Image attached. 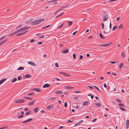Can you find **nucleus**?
I'll use <instances>...</instances> for the list:
<instances>
[{
  "label": "nucleus",
  "mask_w": 129,
  "mask_h": 129,
  "mask_svg": "<svg viewBox=\"0 0 129 129\" xmlns=\"http://www.w3.org/2000/svg\"><path fill=\"white\" fill-rule=\"evenodd\" d=\"M45 19H39L36 20H34L31 23V25H35L39 24L42 21H44Z\"/></svg>",
  "instance_id": "obj_1"
},
{
  "label": "nucleus",
  "mask_w": 129,
  "mask_h": 129,
  "mask_svg": "<svg viewBox=\"0 0 129 129\" xmlns=\"http://www.w3.org/2000/svg\"><path fill=\"white\" fill-rule=\"evenodd\" d=\"M102 14V16L103 17V20L104 21H107L108 18L107 14L105 11H103Z\"/></svg>",
  "instance_id": "obj_2"
},
{
  "label": "nucleus",
  "mask_w": 129,
  "mask_h": 129,
  "mask_svg": "<svg viewBox=\"0 0 129 129\" xmlns=\"http://www.w3.org/2000/svg\"><path fill=\"white\" fill-rule=\"evenodd\" d=\"M25 102L23 99L19 100V99L16 100L15 101V103H21L24 102Z\"/></svg>",
  "instance_id": "obj_3"
},
{
  "label": "nucleus",
  "mask_w": 129,
  "mask_h": 129,
  "mask_svg": "<svg viewBox=\"0 0 129 129\" xmlns=\"http://www.w3.org/2000/svg\"><path fill=\"white\" fill-rule=\"evenodd\" d=\"M111 43L112 42H111L108 44H99V45L100 46L106 47L109 46L111 44Z\"/></svg>",
  "instance_id": "obj_4"
},
{
  "label": "nucleus",
  "mask_w": 129,
  "mask_h": 129,
  "mask_svg": "<svg viewBox=\"0 0 129 129\" xmlns=\"http://www.w3.org/2000/svg\"><path fill=\"white\" fill-rule=\"evenodd\" d=\"M90 104V103L88 101H85L83 102V105L84 106H88L89 104Z\"/></svg>",
  "instance_id": "obj_5"
},
{
  "label": "nucleus",
  "mask_w": 129,
  "mask_h": 129,
  "mask_svg": "<svg viewBox=\"0 0 129 129\" xmlns=\"http://www.w3.org/2000/svg\"><path fill=\"white\" fill-rule=\"evenodd\" d=\"M110 29L106 28V31H104L103 33L104 34H107L110 32Z\"/></svg>",
  "instance_id": "obj_6"
},
{
  "label": "nucleus",
  "mask_w": 129,
  "mask_h": 129,
  "mask_svg": "<svg viewBox=\"0 0 129 129\" xmlns=\"http://www.w3.org/2000/svg\"><path fill=\"white\" fill-rule=\"evenodd\" d=\"M50 84L47 83L44 84L43 86V88H48L50 87Z\"/></svg>",
  "instance_id": "obj_7"
},
{
  "label": "nucleus",
  "mask_w": 129,
  "mask_h": 129,
  "mask_svg": "<svg viewBox=\"0 0 129 129\" xmlns=\"http://www.w3.org/2000/svg\"><path fill=\"white\" fill-rule=\"evenodd\" d=\"M32 120V118H30L27 120H26L24 121H23V122L22 123H27V122H29V121Z\"/></svg>",
  "instance_id": "obj_8"
},
{
  "label": "nucleus",
  "mask_w": 129,
  "mask_h": 129,
  "mask_svg": "<svg viewBox=\"0 0 129 129\" xmlns=\"http://www.w3.org/2000/svg\"><path fill=\"white\" fill-rule=\"evenodd\" d=\"M125 125L126 129L128 128V126H129V120H126Z\"/></svg>",
  "instance_id": "obj_9"
},
{
  "label": "nucleus",
  "mask_w": 129,
  "mask_h": 129,
  "mask_svg": "<svg viewBox=\"0 0 129 129\" xmlns=\"http://www.w3.org/2000/svg\"><path fill=\"white\" fill-rule=\"evenodd\" d=\"M35 101V100L31 101V102L29 103L28 104V106H31V105H34V102Z\"/></svg>",
  "instance_id": "obj_10"
},
{
  "label": "nucleus",
  "mask_w": 129,
  "mask_h": 129,
  "mask_svg": "<svg viewBox=\"0 0 129 129\" xmlns=\"http://www.w3.org/2000/svg\"><path fill=\"white\" fill-rule=\"evenodd\" d=\"M28 63L29 64H30L33 66H35L36 65L35 63L31 61H28Z\"/></svg>",
  "instance_id": "obj_11"
},
{
  "label": "nucleus",
  "mask_w": 129,
  "mask_h": 129,
  "mask_svg": "<svg viewBox=\"0 0 129 129\" xmlns=\"http://www.w3.org/2000/svg\"><path fill=\"white\" fill-rule=\"evenodd\" d=\"M31 76L29 74H27L25 75L24 76V78H28L30 77Z\"/></svg>",
  "instance_id": "obj_12"
},
{
  "label": "nucleus",
  "mask_w": 129,
  "mask_h": 129,
  "mask_svg": "<svg viewBox=\"0 0 129 129\" xmlns=\"http://www.w3.org/2000/svg\"><path fill=\"white\" fill-rule=\"evenodd\" d=\"M33 90H34L35 91H36L40 92L41 91V90L39 88H35L33 89Z\"/></svg>",
  "instance_id": "obj_13"
},
{
  "label": "nucleus",
  "mask_w": 129,
  "mask_h": 129,
  "mask_svg": "<svg viewBox=\"0 0 129 129\" xmlns=\"http://www.w3.org/2000/svg\"><path fill=\"white\" fill-rule=\"evenodd\" d=\"M7 80V78H3L0 81V85L2 84L4 81Z\"/></svg>",
  "instance_id": "obj_14"
},
{
  "label": "nucleus",
  "mask_w": 129,
  "mask_h": 129,
  "mask_svg": "<svg viewBox=\"0 0 129 129\" xmlns=\"http://www.w3.org/2000/svg\"><path fill=\"white\" fill-rule=\"evenodd\" d=\"M55 93L56 94H61L62 93V91L60 90L57 91L56 90L55 92Z\"/></svg>",
  "instance_id": "obj_15"
},
{
  "label": "nucleus",
  "mask_w": 129,
  "mask_h": 129,
  "mask_svg": "<svg viewBox=\"0 0 129 129\" xmlns=\"http://www.w3.org/2000/svg\"><path fill=\"white\" fill-rule=\"evenodd\" d=\"M8 40V39H7L6 40H4L2 42H0V46L2 45V44H3L5 43Z\"/></svg>",
  "instance_id": "obj_16"
},
{
  "label": "nucleus",
  "mask_w": 129,
  "mask_h": 129,
  "mask_svg": "<svg viewBox=\"0 0 129 129\" xmlns=\"http://www.w3.org/2000/svg\"><path fill=\"white\" fill-rule=\"evenodd\" d=\"M65 88L67 89H70L74 88V87L69 86H66Z\"/></svg>",
  "instance_id": "obj_17"
},
{
  "label": "nucleus",
  "mask_w": 129,
  "mask_h": 129,
  "mask_svg": "<svg viewBox=\"0 0 129 129\" xmlns=\"http://www.w3.org/2000/svg\"><path fill=\"white\" fill-rule=\"evenodd\" d=\"M29 28V27H26V26H25L24 27H23L21 28L22 30H26L27 29Z\"/></svg>",
  "instance_id": "obj_18"
},
{
  "label": "nucleus",
  "mask_w": 129,
  "mask_h": 129,
  "mask_svg": "<svg viewBox=\"0 0 129 129\" xmlns=\"http://www.w3.org/2000/svg\"><path fill=\"white\" fill-rule=\"evenodd\" d=\"M93 86L94 87L95 89H97L98 90L99 92H101V91L100 90V89H99V88L97 87H96V86L93 85Z\"/></svg>",
  "instance_id": "obj_19"
},
{
  "label": "nucleus",
  "mask_w": 129,
  "mask_h": 129,
  "mask_svg": "<svg viewBox=\"0 0 129 129\" xmlns=\"http://www.w3.org/2000/svg\"><path fill=\"white\" fill-rule=\"evenodd\" d=\"M123 65V63H121L118 66L119 68V69L121 68Z\"/></svg>",
  "instance_id": "obj_20"
},
{
  "label": "nucleus",
  "mask_w": 129,
  "mask_h": 129,
  "mask_svg": "<svg viewBox=\"0 0 129 129\" xmlns=\"http://www.w3.org/2000/svg\"><path fill=\"white\" fill-rule=\"evenodd\" d=\"M99 35L100 37L102 39H105V38L102 35V34L101 33H100Z\"/></svg>",
  "instance_id": "obj_21"
},
{
  "label": "nucleus",
  "mask_w": 129,
  "mask_h": 129,
  "mask_svg": "<svg viewBox=\"0 0 129 129\" xmlns=\"http://www.w3.org/2000/svg\"><path fill=\"white\" fill-rule=\"evenodd\" d=\"M73 22L71 21H69L68 22V26H70L73 24Z\"/></svg>",
  "instance_id": "obj_22"
},
{
  "label": "nucleus",
  "mask_w": 129,
  "mask_h": 129,
  "mask_svg": "<svg viewBox=\"0 0 129 129\" xmlns=\"http://www.w3.org/2000/svg\"><path fill=\"white\" fill-rule=\"evenodd\" d=\"M69 50L68 49L64 50L62 51V53H67L69 52Z\"/></svg>",
  "instance_id": "obj_23"
},
{
  "label": "nucleus",
  "mask_w": 129,
  "mask_h": 129,
  "mask_svg": "<svg viewBox=\"0 0 129 129\" xmlns=\"http://www.w3.org/2000/svg\"><path fill=\"white\" fill-rule=\"evenodd\" d=\"M121 56L123 57H124L125 56V54L124 52L123 51L121 52Z\"/></svg>",
  "instance_id": "obj_24"
},
{
  "label": "nucleus",
  "mask_w": 129,
  "mask_h": 129,
  "mask_svg": "<svg viewBox=\"0 0 129 129\" xmlns=\"http://www.w3.org/2000/svg\"><path fill=\"white\" fill-rule=\"evenodd\" d=\"M38 109V107H37L36 108L34 109V110L35 113H36L37 112Z\"/></svg>",
  "instance_id": "obj_25"
},
{
  "label": "nucleus",
  "mask_w": 129,
  "mask_h": 129,
  "mask_svg": "<svg viewBox=\"0 0 129 129\" xmlns=\"http://www.w3.org/2000/svg\"><path fill=\"white\" fill-rule=\"evenodd\" d=\"M24 68L23 67H19L17 69V70H22L24 69Z\"/></svg>",
  "instance_id": "obj_26"
},
{
  "label": "nucleus",
  "mask_w": 129,
  "mask_h": 129,
  "mask_svg": "<svg viewBox=\"0 0 129 129\" xmlns=\"http://www.w3.org/2000/svg\"><path fill=\"white\" fill-rule=\"evenodd\" d=\"M17 79L16 78H14L12 80V83H13V82H14L15 81H17Z\"/></svg>",
  "instance_id": "obj_27"
},
{
  "label": "nucleus",
  "mask_w": 129,
  "mask_h": 129,
  "mask_svg": "<svg viewBox=\"0 0 129 129\" xmlns=\"http://www.w3.org/2000/svg\"><path fill=\"white\" fill-rule=\"evenodd\" d=\"M94 104L95 105H96V106L99 107L100 106H101V104L99 102L98 103H95Z\"/></svg>",
  "instance_id": "obj_28"
},
{
  "label": "nucleus",
  "mask_w": 129,
  "mask_h": 129,
  "mask_svg": "<svg viewBox=\"0 0 129 129\" xmlns=\"http://www.w3.org/2000/svg\"><path fill=\"white\" fill-rule=\"evenodd\" d=\"M118 105L120 107H125V106L124 105L122 104H118Z\"/></svg>",
  "instance_id": "obj_29"
},
{
  "label": "nucleus",
  "mask_w": 129,
  "mask_h": 129,
  "mask_svg": "<svg viewBox=\"0 0 129 129\" xmlns=\"http://www.w3.org/2000/svg\"><path fill=\"white\" fill-rule=\"evenodd\" d=\"M24 98H25L29 99L30 100H32V98H30L29 97H27V96H24Z\"/></svg>",
  "instance_id": "obj_30"
},
{
  "label": "nucleus",
  "mask_w": 129,
  "mask_h": 129,
  "mask_svg": "<svg viewBox=\"0 0 129 129\" xmlns=\"http://www.w3.org/2000/svg\"><path fill=\"white\" fill-rule=\"evenodd\" d=\"M64 76L66 77H69L70 76V75L69 74H67L66 73H65V74Z\"/></svg>",
  "instance_id": "obj_31"
},
{
  "label": "nucleus",
  "mask_w": 129,
  "mask_h": 129,
  "mask_svg": "<svg viewBox=\"0 0 129 129\" xmlns=\"http://www.w3.org/2000/svg\"><path fill=\"white\" fill-rule=\"evenodd\" d=\"M31 112V111H29L26 112V113H25V114L26 115H29V114Z\"/></svg>",
  "instance_id": "obj_32"
},
{
  "label": "nucleus",
  "mask_w": 129,
  "mask_h": 129,
  "mask_svg": "<svg viewBox=\"0 0 129 129\" xmlns=\"http://www.w3.org/2000/svg\"><path fill=\"white\" fill-rule=\"evenodd\" d=\"M51 25H48L44 27H43L42 28V29H44L45 28H47L48 27H49L50 26H51Z\"/></svg>",
  "instance_id": "obj_33"
},
{
  "label": "nucleus",
  "mask_w": 129,
  "mask_h": 129,
  "mask_svg": "<svg viewBox=\"0 0 129 129\" xmlns=\"http://www.w3.org/2000/svg\"><path fill=\"white\" fill-rule=\"evenodd\" d=\"M69 5L67 4L65 6H63L62 7L63 9L65 8L68 7Z\"/></svg>",
  "instance_id": "obj_34"
},
{
  "label": "nucleus",
  "mask_w": 129,
  "mask_h": 129,
  "mask_svg": "<svg viewBox=\"0 0 129 129\" xmlns=\"http://www.w3.org/2000/svg\"><path fill=\"white\" fill-rule=\"evenodd\" d=\"M123 25L122 24H120L118 27V28L119 29H121L122 28Z\"/></svg>",
  "instance_id": "obj_35"
},
{
  "label": "nucleus",
  "mask_w": 129,
  "mask_h": 129,
  "mask_svg": "<svg viewBox=\"0 0 129 129\" xmlns=\"http://www.w3.org/2000/svg\"><path fill=\"white\" fill-rule=\"evenodd\" d=\"M116 101H117V102H119L121 103L122 102L119 99H116Z\"/></svg>",
  "instance_id": "obj_36"
},
{
  "label": "nucleus",
  "mask_w": 129,
  "mask_h": 129,
  "mask_svg": "<svg viewBox=\"0 0 129 129\" xmlns=\"http://www.w3.org/2000/svg\"><path fill=\"white\" fill-rule=\"evenodd\" d=\"M57 0H52L51 1H50L48 2V3H52L54 2H55L57 1Z\"/></svg>",
  "instance_id": "obj_37"
},
{
  "label": "nucleus",
  "mask_w": 129,
  "mask_h": 129,
  "mask_svg": "<svg viewBox=\"0 0 129 129\" xmlns=\"http://www.w3.org/2000/svg\"><path fill=\"white\" fill-rule=\"evenodd\" d=\"M22 78V77L21 76H19L17 78L18 80H20Z\"/></svg>",
  "instance_id": "obj_38"
},
{
  "label": "nucleus",
  "mask_w": 129,
  "mask_h": 129,
  "mask_svg": "<svg viewBox=\"0 0 129 129\" xmlns=\"http://www.w3.org/2000/svg\"><path fill=\"white\" fill-rule=\"evenodd\" d=\"M117 28V27L116 26H114L113 27V28L112 29V30H115Z\"/></svg>",
  "instance_id": "obj_39"
},
{
  "label": "nucleus",
  "mask_w": 129,
  "mask_h": 129,
  "mask_svg": "<svg viewBox=\"0 0 129 129\" xmlns=\"http://www.w3.org/2000/svg\"><path fill=\"white\" fill-rule=\"evenodd\" d=\"M34 93H28L27 94L28 95H34Z\"/></svg>",
  "instance_id": "obj_40"
},
{
  "label": "nucleus",
  "mask_w": 129,
  "mask_h": 129,
  "mask_svg": "<svg viewBox=\"0 0 129 129\" xmlns=\"http://www.w3.org/2000/svg\"><path fill=\"white\" fill-rule=\"evenodd\" d=\"M22 26V25H19L16 28V29H17L18 28H19L20 27H21Z\"/></svg>",
  "instance_id": "obj_41"
},
{
  "label": "nucleus",
  "mask_w": 129,
  "mask_h": 129,
  "mask_svg": "<svg viewBox=\"0 0 129 129\" xmlns=\"http://www.w3.org/2000/svg\"><path fill=\"white\" fill-rule=\"evenodd\" d=\"M120 109L122 111H126L125 109L121 107H120Z\"/></svg>",
  "instance_id": "obj_42"
},
{
  "label": "nucleus",
  "mask_w": 129,
  "mask_h": 129,
  "mask_svg": "<svg viewBox=\"0 0 129 129\" xmlns=\"http://www.w3.org/2000/svg\"><path fill=\"white\" fill-rule=\"evenodd\" d=\"M97 119L96 118H95L94 119H93L92 120V122H94L96 121Z\"/></svg>",
  "instance_id": "obj_43"
},
{
  "label": "nucleus",
  "mask_w": 129,
  "mask_h": 129,
  "mask_svg": "<svg viewBox=\"0 0 129 129\" xmlns=\"http://www.w3.org/2000/svg\"><path fill=\"white\" fill-rule=\"evenodd\" d=\"M64 24V23H62L61 25L59 27H57V28H58V29H59L60 28H61L62 26Z\"/></svg>",
  "instance_id": "obj_44"
},
{
  "label": "nucleus",
  "mask_w": 129,
  "mask_h": 129,
  "mask_svg": "<svg viewBox=\"0 0 129 129\" xmlns=\"http://www.w3.org/2000/svg\"><path fill=\"white\" fill-rule=\"evenodd\" d=\"M102 29H104V23H102Z\"/></svg>",
  "instance_id": "obj_45"
},
{
  "label": "nucleus",
  "mask_w": 129,
  "mask_h": 129,
  "mask_svg": "<svg viewBox=\"0 0 129 129\" xmlns=\"http://www.w3.org/2000/svg\"><path fill=\"white\" fill-rule=\"evenodd\" d=\"M67 103L66 102H65L64 104V106L65 107H67Z\"/></svg>",
  "instance_id": "obj_46"
},
{
  "label": "nucleus",
  "mask_w": 129,
  "mask_h": 129,
  "mask_svg": "<svg viewBox=\"0 0 129 129\" xmlns=\"http://www.w3.org/2000/svg\"><path fill=\"white\" fill-rule=\"evenodd\" d=\"M55 99L56 98L51 97L50 98V100H53Z\"/></svg>",
  "instance_id": "obj_47"
},
{
  "label": "nucleus",
  "mask_w": 129,
  "mask_h": 129,
  "mask_svg": "<svg viewBox=\"0 0 129 129\" xmlns=\"http://www.w3.org/2000/svg\"><path fill=\"white\" fill-rule=\"evenodd\" d=\"M16 30L17 31L18 33L19 32H20L22 30V29L21 28H20L19 29H18Z\"/></svg>",
  "instance_id": "obj_48"
},
{
  "label": "nucleus",
  "mask_w": 129,
  "mask_h": 129,
  "mask_svg": "<svg viewBox=\"0 0 129 129\" xmlns=\"http://www.w3.org/2000/svg\"><path fill=\"white\" fill-rule=\"evenodd\" d=\"M13 35H15L16 34H17V33H18L17 31V30L15 31H14V32L13 33Z\"/></svg>",
  "instance_id": "obj_49"
},
{
  "label": "nucleus",
  "mask_w": 129,
  "mask_h": 129,
  "mask_svg": "<svg viewBox=\"0 0 129 129\" xmlns=\"http://www.w3.org/2000/svg\"><path fill=\"white\" fill-rule=\"evenodd\" d=\"M65 72H59V73L61 74H62L63 75L65 74Z\"/></svg>",
  "instance_id": "obj_50"
},
{
  "label": "nucleus",
  "mask_w": 129,
  "mask_h": 129,
  "mask_svg": "<svg viewBox=\"0 0 129 129\" xmlns=\"http://www.w3.org/2000/svg\"><path fill=\"white\" fill-rule=\"evenodd\" d=\"M23 117V116L22 115H21L19 116L18 117V118H22Z\"/></svg>",
  "instance_id": "obj_51"
},
{
  "label": "nucleus",
  "mask_w": 129,
  "mask_h": 129,
  "mask_svg": "<svg viewBox=\"0 0 129 129\" xmlns=\"http://www.w3.org/2000/svg\"><path fill=\"white\" fill-rule=\"evenodd\" d=\"M59 10H57L54 13V14H56L57 13L59 12Z\"/></svg>",
  "instance_id": "obj_52"
},
{
  "label": "nucleus",
  "mask_w": 129,
  "mask_h": 129,
  "mask_svg": "<svg viewBox=\"0 0 129 129\" xmlns=\"http://www.w3.org/2000/svg\"><path fill=\"white\" fill-rule=\"evenodd\" d=\"M73 58L74 59H75L76 58V56L75 54V53H74V54H73Z\"/></svg>",
  "instance_id": "obj_53"
},
{
  "label": "nucleus",
  "mask_w": 129,
  "mask_h": 129,
  "mask_svg": "<svg viewBox=\"0 0 129 129\" xmlns=\"http://www.w3.org/2000/svg\"><path fill=\"white\" fill-rule=\"evenodd\" d=\"M73 122V121L71 120H69L67 121V123H68L70 122Z\"/></svg>",
  "instance_id": "obj_54"
},
{
  "label": "nucleus",
  "mask_w": 129,
  "mask_h": 129,
  "mask_svg": "<svg viewBox=\"0 0 129 129\" xmlns=\"http://www.w3.org/2000/svg\"><path fill=\"white\" fill-rule=\"evenodd\" d=\"M116 62H117L116 61H111V62H110V63H112V64H114V63H116Z\"/></svg>",
  "instance_id": "obj_55"
},
{
  "label": "nucleus",
  "mask_w": 129,
  "mask_h": 129,
  "mask_svg": "<svg viewBox=\"0 0 129 129\" xmlns=\"http://www.w3.org/2000/svg\"><path fill=\"white\" fill-rule=\"evenodd\" d=\"M35 40L33 39L31 40H30L29 42H33L34 41H35Z\"/></svg>",
  "instance_id": "obj_56"
},
{
  "label": "nucleus",
  "mask_w": 129,
  "mask_h": 129,
  "mask_svg": "<svg viewBox=\"0 0 129 129\" xmlns=\"http://www.w3.org/2000/svg\"><path fill=\"white\" fill-rule=\"evenodd\" d=\"M31 21V20H27L26 21V22L27 23L30 22Z\"/></svg>",
  "instance_id": "obj_57"
},
{
  "label": "nucleus",
  "mask_w": 129,
  "mask_h": 129,
  "mask_svg": "<svg viewBox=\"0 0 129 129\" xmlns=\"http://www.w3.org/2000/svg\"><path fill=\"white\" fill-rule=\"evenodd\" d=\"M50 106L48 105L47 107V109L48 110H49L50 109Z\"/></svg>",
  "instance_id": "obj_58"
},
{
  "label": "nucleus",
  "mask_w": 129,
  "mask_h": 129,
  "mask_svg": "<svg viewBox=\"0 0 129 129\" xmlns=\"http://www.w3.org/2000/svg\"><path fill=\"white\" fill-rule=\"evenodd\" d=\"M55 65L56 66V67H59V66L58 65V64L57 63H55Z\"/></svg>",
  "instance_id": "obj_59"
},
{
  "label": "nucleus",
  "mask_w": 129,
  "mask_h": 129,
  "mask_svg": "<svg viewBox=\"0 0 129 129\" xmlns=\"http://www.w3.org/2000/svg\"><path fill=\"white\" fill-rule=\"evenodd\" d=\"M7 127V126H5V127H2L0 128V129H3L5 128H6Z\"/></svg>",
  "instance_id": "obj_60"
},
{
  "label": "nucleus",
  "mask_w": 129,
  "mask_h": 129,
  "mask_svg": "<svg viewBox=\"0 0 129 129\" xmlns=\"http://www.w3.org/2000/svg\"><path fill=\"white\" fill-rule=\"evenodd\" d=\"M74 92L75 93H79L80 92V91H75Z\"/></svg>",
  "instance_id": "obj_61"
},
{
  "label": "nucleus",
  "mask_w": 129,
  "mask_h": 129,
  "mask_svg": "<svg viewBox=\"0 0 129 129\" xmlns=\"http://www.w3.org/2000/svg\"><path fill=\"white\" fill-rule=\"evenodd\" d=\"M21 35H22V33H21L19 34H17L16 36H20Z\"/></svg>",
  "instance_id": "obj_62"
},
{
  "label": "nucleus",
  "mask_w": 129,
  "mask_h": 129,
  "mask_svg": "<svg viewBox=\"0 0 129 129\" xmlns=\"http://www.w3.org/2000/svg\"><path fill=\"white\" fill-rule=\"evenodd\" d=\"M79 98V97L77 96H75L74 97V99H78Z\"/></svg>",
  "instance_id": "obj_63"
},
{
  "label": "nucleus",
  "mask_w": 129,
  "mask_h": 129,
  "mask_svg": "<svg viewBox=\"0 0 129 129\" xmlns=\"http://www.w3.org/2000/svg\"><path fill=\"white\" fill-rule=\"evenodd\" d=\"M83 57L82 55H80V56L79 59H82L83 58Z\"/></svg>",
  "instance_id": "obj_64"
}]
</instances>
